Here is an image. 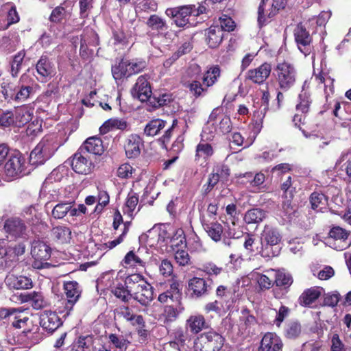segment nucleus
<instances>
[{
    "label": "nucleus",
    "instance_id": "f257e3e1",
    "mask_svg": "<svg viewBox=\"0 0 351 351\" xmlns=\"http://www.w3.org/2000/svg\"><path fill=\"white\" fill-rule=\"evenodd\" d=\"M125 285L132 292V298L138 302L142 306L148 307L154 300V288L139 274H130L126 277Z\"/></svg>",
    "mask_w": 351,
    "mask_h": 351
},
{
    "label": "nucleus",
    "instance_id": "f03ea898",
    "mask_svg": "<svg viewBox=\"0 0 351 351\" xmlns=\"http://www.w3.org/2000/svg\"><path fill=\"white\" fill-rule=\"evenodd\" d=\"M273 77L278 89L287 92L295 84L297 71L293 64L287 62H278L274 68Z\"/></svg>",
    "mask_w": 351,
    "mask_h": 351
},
{
    "label": "nucleus",
    "instance_id": "7ed1b4c3",
    "mask_svg": "<svg viewBox=\"0 0 351 351\" xmlns=\"http://www.w3.org/2000/svg\"><path fill=\"white\" fill-rule=\"evenodd\" d=\"M225 338L219 332L211 330L200 334L195 341L197 351H219L223 347Z\"/></svg>",
    "mask_w": 351,
    "mask_h": 351
},
{
    "label": "nucleus",
    "instance_id": "20e7f679",
    "mask_svg": "<svg viewBox=\"0 0 351 351\" xmlns=\"http://www.w3.org/2000/svg\"><path fill=\"white\" fill-rule=\"evenodd\" d=\"M25 158L21 152L12 153L4 167L6 176L9 178H14L25 175Z\"/></svg>",
    "mask_w": 351,
    "mask_h": 351
},
{
    "label": "nucleus",
    "instance_id": "39448f33",
    "mask_svg": "<svg viewBox=\"0 0 351 351\" xmlns=\"http://www.w3.org/2000/svg\"><path fill=\"white\" fill-rule=\"evenodd\" d=\"M169 289L159 294L158 301L160 303H167L169 300L176 302L181 306L182 299V284L177 278H171L168 280Z\"/></svg>",
    "mask_w": 351,
    "mask_h": 351
},
{
    "label": "nucleus",
    "instance_id": "423d86ee",
    "mask_svg": "<svg viewBox=\"0 0 351 351\" xmlns=\"http://www.w3.org/2000/svg\"><path fill=\"white\" fill-rule=\"evenodd\" d=\"M70 165L76 173L82 175L90 174L95 168L94 163L87 154L79 149L72 156Z\"/></svg>",
    "mask_w": 351,
    "mask_h": 351
},
{
    "label": "nucleus",
    "instance_id": "0eeeda50",
    "mask_svg": "<svg viewBox=\"0 0 351 351\" xmlns=\"http://www.w3.org/2000/svg\"><path fill=\"white\" fill-rule=\"evenodd\" d=\"M147 75H140L131 88L130 93L133 98L138 99L141 102L149 101L152 91Z\"/></svg>",
    "mask_w": 351,
    "mask_h": 351
},
{
    "label": "nucleus",
    "instance_id": "6e6552de",
    "mask_svg": "<svg viewBox=\"0 0 351 351\" xmlns=\"http://www.w3.org/2000/svg\"><path fill=\"white\" fill-rule=\"evenodd\" d=\"M295 41L299 50L305 56L311 53L313 38L309 32L301 23L298 24L293 32Z\"/></svg>",
    "mask_w": 351,
    "mask_h": 351
},
{
    "label": "nucleus",
    "instance_id": "1a4fd4ad",
    "mask_svg": "<svg viewBox=\"0 0 351 351\" xmlns=\"http://www.w3.org/2000/svg\"><path fill=\"white\" fill-rule=\"evenodd\" d=\"M191 5L167 8L165 14L169 17L173 19L177 27H183L189 23V17L193 15Z\"/></svg>",
    "mask_w": 351,
    "mask_h": 351
},
{
    "label": "nucleus",
    "instance_id": "9d476101",
    "mask_svg": "<svg viewBox=\"0 0 351 351\" xmlns=\"http://www.w3.org/2000/svg\"><path fill=\"white\" fill-rule=\"evenodd\" d=\"M143 147L144 141L143 138L137 134H131L124 140L123 148L125 156L129 159H134L138 157Z\"/></svg>",
    "mask_w": 351,
    "mask_h": 351
},
{
    "label": "nucleus",
    "instance_id": "9b49d317",
    "mask_svg": "<svg viewBox=\"0 0 351 351\" xmlns=\"http://www.w3.org/2000/svg\"><path fill=\"white\" fill-rule=\"evenodd\" d=\"M272 71L271 64L264 62L256 68L248 70L245 75V80L254 84L261 85L271 75Z\"/></svg>",
    "mask_w": 351,
    "mask_h": 351
},
{
    "label": "nucleus",
    "instance_id": "f8f14e48",
    "mask_svg": "<svg viewBox=\"0 0 351 351\" xmlns=\"http://www.w3.org/2000/svg\"><path fill=\"white\" fill-rule=\"evenodd\" d=\"M212 287L207 281L199 277H193L188 281L187 289L192 298H200L209 294Z\"/></svg>",
    "mask_w": 351,
    "mask_h": 351
},
{
    "label": "nucleus",
    "instance_id": "ddd939ff",
    "mask_svg": "<svg viewBox=\"0 0 351 351\" xmlns=\"http://www.w3.org/2000/svg\"><path fill=\"white\" fill-rule=\"evenodd\" d=\"M284 344L276 332H267L261 339L257 351H282Z\"/></svg>",
    "mask_w": 351,
    "mask_h": 351
},
{
    "label": "nucleus",
    "instance_id": "4468645a",
    "mask_svg": "<svg viewBox=\"0 0 351 351\" xmlns=\"http://www.w3.org/2000/svg\"><path fill=\"white\" fill-rule=\"evenodd\" d=\"M201 222L203 228L213 241L219 242L222 239L223 227L216 220V217L211 221L208 217L203 216L201 217Z\"/></svg>",
    "mask_w": 351,
    "mask_h": 351
},
{
    "label": "nucleus",
    "instance_id": "2eb2a0df",
    "mask_svg": "<svg viewBox=\"0 0 351 351\" xmlns=\"http://www.w3.org/2000/svg\"><path fill=\"white\" fill-rule=\"evenodd\" d=\"M64 291L67 299L65 308L68 311H71L73 306L77 302L81 295L80 285L76 281L65 282L64 283Z\"/></svg>",
    "mask_w": 351,
    "mask_h": 351
},
{
    "label": "nucleus",
    "instance_id": "dca6fc26",
    "mask_svg": "<svg viewBox=\"0 0 351 351\" xmlns=\"http://www.w3.org/2000/svg\"><path fill=\"white\" fill-rule=\"evenodd\" d=\"M3 228L5 231L14 238L23 237L25 234L26 226L18 217H12L5 221Z\"/></svg>",
    "mask_w": 351,
    "mask_h": 351
},
{
    "label": "nucleus",
    "instance_id": "f3484780",
    "mask_svg": "<svg viewBox=\"0 0 351 351\" xmlns=\"http://www.w3.org/2000/svg\"><path fill=\"white\" fill-rule=\"evenodd\" d=\"M186 327L193 335H197L201 331L210 328V325L203 315L195 314L186 319Z\"/></svg>",
    "mask_w": 351,
    "mask_h": 351
},
{
    "label": "nucleus",
    "instance_id": "a211bd4d",
    "mask_svg": "<svg viewBox=\"0 0 351 351\" xmlns=\"http://www.w3.org/2000/svg\"><path fill=\"white\" fill-rule=\"evenodd\" d=\"M129 66V60L124 58H122L118 62L112 66V75L117 84L122 82L124 79L131 77Z\"/></svg>",
    "mask_w": 351,
    "mask_h": 351
},
{
    "label": "nucleus",
    "instance_id": "6ab92c4d",
    "mask_svg": "<svg viewBox=\"0 0 351 351\" xmlns=\"http://www.w3.org/2000/svg\"><path fill=\"white\" fill-rule=\"evenodd\" d=\"M142 253L143 251L141 250L140 248L136 251H129L123 258L121 265L125 268H134L137 267H145L146 265V261L145 258L143 256Z\"/></svg>",
    "mask_w": 351,
    "mask_h": 351
},
{
    "label": "nucleus",
    "instance_id": "aec40b11",
    "mask_svg": "<svg viewBox=\"0 0 351 351\" xmlns=\"http://www.w3.org/2000/svg\"><path fill=\"white\" fill-rule=\"evenodd\" d=\"M78 149L86 154H93L101 156L104 152L105 147L100 138L92 136L88 138Z\"/></svg>",
    "mask_w": 351,
    "mask_h": 351
},
{
    "label": "nucleus",
    "instance_id": "412c9836",
    "mask_svg": "<svg viewBox=\"0 0 351 351\" xmlns=\"http://www.w3.org/2000/svg\"><path fill=\"white\" fill-rule=\"evenodd\" d=\"M215 151L211 144L201 141L196 146L195 161L202 165L207 163L209 159L214 155Z\"/></svg>",
    "mask_w": 351,
    "mask_h": 351
},
{
    "label": "nucleus",
    "instance_id": "4be33fe9",
    "mask_svg": "<svg viewBox=\"0 0 351 351\" xmlns=\"http://www.w3.org/2000/svg\"><path fill=\"white\" fill-rule=\"evenodd\" d=\"M5 285L13 289H28L32 287V281L24 276L9 274L5 278Z\"/></svg>",
    "mask_w": 351,
    "mask_h": 351
},
{
    "label": "nucleus",
    "instance_id": "5701e85b",
    "mask_svg": "<svg viewBox=\"0 0 351 351\" xmlns=\"http://www.w3.org/2000/svg\"><path fill=\"white\" fill-rule=\"evenodd\" d=\"M206 42L210 48H217L221 43L224 34L219 25H212L205 30Z\"/></svg>",
    "mask_w": 351,
    "mask_h": 351
},
{
    "label": "nucleus",
    "instance_id": "b1692460",
    "mask_svg": "<svg viewBox=\"0 0 351 351\" xmlns=\"http://www.w3.org/2000/svg\"><path fill=\"white\" fill-rule=\"evenodd\" d=\"M114 314L130 322L133 326H143L144 318L141 315L134 314L128 306H120L114 310Z\"/></svg>",
    "mask_w": 351,
    "mask_h": 351
},
{
    "label": "nucleus",
    "instance_id": "393cba45",
    "mask_svg": "<svg viewBox=\"0 0 351 351\" xmlns=\"http://www.w3.org/2000/svg\"><path fill=\"white\" fill-rule=\"evenodd\" d=\"M147 27L157 33V35H165L168 29L166 21L158 14H152L145 22Z\"/></svg>",
    "mask_w": 351,
    "mask_h": 351
},
{
    "label": "nucleus",
    "instance_id": "a878e982",
    "mask_svg": "<svg viewBox=\"0 0 351 351\" xmlns=\"http://www.w3.org/2000/svg\"><path fill=\"white\" fill-rule=\"evenodd\" d=\"M322 290V289L319 287L305 289L298 298L299 304L302 306H309L321 296Z\"/></svg>",
    "mask_w": 351,
    "mask_h": 351
},
{
    "label": "nucleus",
    "instance_id": "bb28decb",
    "mask_svg": "<svg viewBox=\"0 0 351 351\" xmlns=\"http://www.w3.org/2000/svg\"><path fill=\"white\" fill-rule=\"evenodd\" d=\"M308 199L311 208L316 212H323L327 208L328 197L322 192H313Z\"/></svg>",
    "mask_w": 351,
    "mask_h": 351
},
{
    "label": "nucleus",
    "instance_id": "cd10ccee",
    "mask_svg": "<svg viewBox=\"0 0 351 351\" xmlns=\"http://www.w3.org/2000/svg\"><path fill=\"white\" fill-rule=\"evenodd\" d=\"M302 334V325L299 321L291 320L287 322L283 328L282 335L286 339L295 340Z\"/></svg>",
    "mask_w": 351,
    "mask_h": 351
},
{
    "label": "nucleus",
    "instance_id": "c85d7f7f",
    "mask_svg": "<svg viewBox=\"0 0 351 351\" xmlns=\"http://www.w3.org/2000/svg\"><path fill=\"white\" fill-rule=\"evenodd\" d=\"M167 121L157 118L149 121L145 125L143 134L146 136L154 137L158 135L166 126Z\"/></svg>",
    "mask_w": 351,
    "mask_h": 351
},
{
    "label": "nucleus",
    "instance_id": "c756f323",
    "mask_svg": "<svg viewBox=\"0 0 351 351\" xmlns=\"http://www.w3.org/2000/svg\"><path fill=\"white\" fill-rule=\"evenodd\" d=\"M221 76V69L219 65H213L204 72L202 82L208 89L213 86Z\"/></svg>",
    "mask_w": 351,
    "mask_h": 351
},
{
    "label": "nucleus",
    "instance_id": "7c9ffc66",
    "mask_svg": "<svg viewBox=\"0 0 351 351\" xmlns=\"http://www.w3.org/2000/svg\"><path fill=\"white\" fill-rule=\"evenodd\" d=\"M282 237L276 228L265 226L262 233L261 242L269 243L271 245H279Z\"/></svg>",
    "mask_w": 351,
    "mask_h": 351
},
{
    "label": "nucleus",
    "instance_id": "2f4dec72",
    "mask_svg": "<svg viewBox=\"0 0 351 351\" xmlns=\"http://www.w3.org/2000/svg\"><path fill=\"white\" fill-rule=\"evenodd\" d=\"M266 217V213L264 210L258 208H254L247 210L243 217V221L247 224H258L263 221Z\"/></svg>",
    "mask_w": 351,
    "mask_h": 351
},
{
    "label": "nucleus",
    "instance_id": "473e14b6",
    "mask_svg": "<svg viewBox=\"0 0 351 351\" xmlns=\"http://www.w3.org/2000/svg\"><path fill=\"white\" fill-rule=\"evenodd\" d=\"M265 114L266 112L261 110H256L253 113L252 121L248 127L251 130V134H252L254 138L257 136L263 128Z\"/></svg>",
    "mask_w": 351,
    "mask_h": 351
},
{
    "label": "nucleus",
    "instance_id": "72a5a7b5",
    "mask_svg": "<svg viewBox=\"0 0 351 351\" xmlns=\"http://www.w3.org/2000/svg\"><path fill=\"white\" fill-rule=\"evenodd\" d=\"M184 86L189 90L190 93L195 98L204 97L208 92V89L206 88L203 82H200L198 80L186 82L184 84Z\"/></svg>",
    "mask_w": 351,
    "mask_h": 351
},
{
    "label": "nucleus",
    "instance_id": "f704fd0d",
    "mask_svg": "<svg viewBox=\"0 0 351 351\" xmlns=\"http://www.w3.org/2000/svg\"><path fill=\"white\" fill-rule=\"evenodd\" d=\"M18 86L10 79L3 78L1 84V93L4 99L10 101L14 100Z\"/></svg>",
    "mask_w": 351,
    "mask_h": 351
},
{
    "label": "nucleus",
    "instance_id": "c9c22d12",
    "mask_svg": "<svg viewBox=\"0 0 351 351\" xmlns=\"http://www.w3.org/2000/svg\"><path fill=\"white\" fill-rule=\"evenodd\" d=\"M293 282V278L291 274L278 270L275 274L274 280V285L277 287H283L284 289L290 290Z\"/></svg>",
    "mask_w": 351,
    "mask_h": 351
},
{
    "label": "nucleus",
    "instance_id": "e433bc0d",
    "mask_svg": "<svg viewBox=\"0 0 351 351\" xmlns=\"http://www.w3.org/2000/svg\"><path fill=\"white\" fill-rule=\"evenodd\" d=\"M169 244L173 252L186 248V239L184 231L182 229L176 230L173 235L170 238Z\"/></svg>",
    "mask_w": 351,
    "mask_h": 351
},
{
    "label": "nucleus",
    "instance_id": "4c0bfd02",
    "mask_svg": "<svg viewBox=\"0 0 351 351\" xmlns=\"http://www.w3.org/2000/svg\"><path fill=\"white\" fill-rule=\"evenodd\" d=\"M312 99L309 93L304 90L298 95V103L296 104V112L308 114L310 111Z\"/></svg>",
    "mask_w": 351,
    "mask_h": 351
},
{
    "label": "nucleus",
    "instance_id": "58836bf2",
    "mask_svg": "<svg viewBox=\"0 0 351 351\" xmlns=\"http://www.w3.org/2000/svg\"><path fill=\"white\" fill-rule=\"evenodd\" d=\"M16 311L17 312H15L12 319V324L16 328H24L29 320L27 309L19 307L16 308Z\"/></svg>",
    "mask_w": 351,
    "mask_h": 351
},
{
    "label": "nucleus",
    "instance_id": "ea45409f",
    "mask_svg": "<svg viewBox=\"0 0 351 351\" xmlns=\"http://www.w3.org/2000/svg\"><path fill=\"white\" fill-rule=\"evenodd\" d=\"M44 142L41 140L29 155V164L33 166L43 165L44 162Z\"/></svg>",
    "mask_w": 351,
    "mask_h": 351
},
{
    "label": "nucleus",
    "instance_id": "a19ab883",
    "mask_svg": "<svg viewBox=\"0 0 351 351\" xmlns=\"http://www.w3.org/2000/svg\"><path fill=\"white\" fill-rule=\"evenodd\" d=\"M51 237L63 243L69 241L71 235V231L69 228L65 226H59L53 228L51 230Z\"/></svg>",
    "mask_w": 351,
    "mask_h": 351
},
{
    "label": "nucleus",
    "instance_id": "79ce46f5",
    "mask_svg": "<svg viewBox=\"0 0 351 351\" xmlns=\"http://www.w3.org/2000/svg\"><path fill=\"white\" fill-rule=\"evenodd\" d=\"M12 256L10 253V247L8 246V241L5 239H0V269L10 268L12 264L10 263L8 256Z\"/></svg>",
    "mask_w": 351,
    "mask_h": 351
},
{
    "label": "nucleus",
    "instance_id": "37998d69",
    "mask_svg": "<svg viewBox=\"0 0 351 351\" xmlns=\"http://www.w3.org/2000/svg\"><path fill=\"white\" fill-rule=\"evenodd\" d=\"M45 314L47 315L48 322V325L45 326V330L49 334L52 335L58 330L60 326L62 325V321L54 312H47L45 311Z\"/></svg>",
    "mask_w": 351,
    "mask_h": 351
},
{
    "label": "nucleus",
    "instance_id": "c03bdc74",
    "mask_svg": "<svg viewBox=\"0 0 351 351\" xmlns=\"http://www.w3.org/2000/svg\"><path fill=\"white\" fill-rule=\"evenodd\" d=\"M349 235L350 232L338 226L332 227L328 232L330 238L344 242L345 249L348 247L350 245V243L347 242Z\"/></svg>",
    "mask_w": 351,
    "mask_h": 351
},
{
    "label": "nucleus",
    "instance_id": "a18cd8bd",
    "mask_svg": "<svg viewBox=\"0 0 351 351\" xmlns=\"http://www.w3.org/2000/svg\"><path fill=\"white\" fill-rule=\"evenodd\" d=\"M14 118L15 125L21 127L31 120V114L27 107L21 106L14 110Z\"/></svg>",
    "mask_w": 351,
    "mask_h": 351
},
{
    "label": "nucleus",
    "instance_id": "49530a36",
    "mask_svg": "<svg viewBox=\"0 0 351 351\" xmlns=\"http://www.w3.org/2000/svg\"><path fill=\"white\" fill-rule=\"evenodd\" d=\"M22 302H32L34 309H41L44 306V299L42 292L34 291L32 293L21 295Z\"/></svg>",
    "mask_w": 351,
    "mask_h": 351
},
{
    "label": "nucleus",
    "instance_id": "de8ad7c7",
    "mask_svg": "<svg viewBox=\"0 0 351 351\" xmlns=\"http://www.w3.org/2000/svg\"><path fill=\"white\" fill-rule=\"evenodd\" d=\"M109 342L112 345V348L119 351H125L130 342L123 335H119L111 333L108 336Z\"/></svg>",
    "mask_w": 351,
    "mask_h": 351
},
{
    "label": "nucleus",
    "instance_id": "09e8293b",
    "mask_svg": "<svg viewBox=\"0 0 351 351\" xmlns=\"http://www.w3.org/2000/svg\"><path fill=\"white\" fill-rule=\"evenodd\" d=\"M112 293L117 298L125 303L128 302L132 298V292L130 291V288L122 283H118L112 289Z\"/></svg>",
    "mask_w": 351,
    "mask_h": 351
},
{
    "label": "nucleus",
    "instance_id": "8fccbe9b",
    "mask_svg": "<svg viewBox=\"0 0 351 351\" xmlns=\"http://www.w3.org/2000/svg\"><path fill=\"white\" fill-rule=\"evenodd\" d=\"M67 4H71V2L69 1H64L60 5L55 8L49 16L50 21L55 23H60L62 22L63 19H64L66 16V11L65 7L67 6Z\"/></svg>",
    "mask_w": 351,
    "mask_h": 351
},
{
    "label": "nucleus",
    "instance_id": "3c124183",
    "mask_svg": "<svg viewBox=\"0 0 351 351\" xmlns=\"http://www.w3.org/2000/svg\"><path fill=\"white\" fill-rule=\"evenodd\" d=\"M138 202L139 199L138 194L133 191L129 192L123 208L124 213L132 216L138 204Z\"/></svg>",
    "mask_w": 351,
    "mask_h": 351
},
{
    "label": "nucleus",
    "instance_id": "603ef678",
    "mask_svg": "<svg viewBox=\"0 0 351 351\" xmlns=\"http://www.w3.org/2000/svg\"><path fill=\"white\" fill-rule=\"evenodd\" d=\"M25 56V52L23 50L13 56L10 62V73L13 77H16L21 71Z\"/></svg>",
    "mask_w": 351,
    "mask_h": 351
},
{
    "label": "nucleus",
    "instance_id": "864d4df0",
    "mask_svg": "<svg viewBox=\"0 0 351 351\" xmlns=\"http://www.w3.org/2000/svg\"><path fill=\"white\" fill-rule=\"evenodd\" d=\"M261 247L258 254L264 258H272L277 256L280 254V248L279 245H271L269 243L261 242Z\"/></svg>",
    "mask_w": 351,
    "mask_h": 351
},
{
    "label": "nucleus",
    "instance_id": "5fc2aeb1",
    "mask_svg": "<svg viewBox=\"0 0 351 351\" xmlns=\"http://www.w3.org/2000/svg\"><path fill=\"white\" fill-rule=\"evenodd\" d=\"M40 247L41 243H34L32 245L31 251V254L35 259L33 263V267L37 269H42L44 267V258L42 255L43 252Z\"/></svg>",
    "mask_w": 351,
    "mask_h": 351
},
{
    "label": "nucleus",
    "instance_id": "6e6d98bb",
    "mask_svg": "<svg viewBox=\"0 0 351 351\" xmlns=\"http://www.w3.org/2000/svg\"><path fill=\"white\" fill-rule=\"evenodd\" d=\"M173 101L172 95L171 94L165 93L160 95L158 97L155 95L151 97L149 103L154 108H158L165 106H168Z\"/></svg>",
    "mask_w": 351,
    "mask_h": 351
},
{
    "label": "nucleus",
    "instance_id": "4d7b16f0",
    "mask_svg": "<svg viewBox=\"0 0 351 351\" xmlns=\"http://www.w3.org/2000/svg\"><path fill=\"white\" fill-rule=\"evenodd\" d=\"M244 239L243 246L245 249L252 254H258L260 249L259 243L261 242L256 239L254 235L247 233Z\"/></svg>",
    "mask_w": 351,
    "mask_h": 351
},
{
    "label": "nucleus",
    "instance_id": "13d9d810",
    "mask_svg": "<svg viewBox=\"0 0 351 351\" xmlns=\"http://www.w3.org/2000/svg\"><path fill=\"white\" fill-rule=\"evenodd\" d=\"M160 274L165 278H177L173 273V266L171 261L165 258L161 261L159 265Z\"/></svg>",
    "mask_w": 351,
    "mask_h": 351
},
{
    "label": "nucleus",
    "instance_id": "bf43d9fd",
    "mask_svg": "<svg viewBox=\"0 0 351 351\" xmlns=\"http://www.w3.org/2000/svg\"><path fill=\"white\" fill-rule=\"evenodd\" d=\"M184 310V307L181 304H178V307H174L172 305L167 306L165 308V319L168 322H173L175 321L178 315L181 313Z\"/></svg>",
    "mask_w": 351,
    "mask_h": 351
},
{
    "label": "nucleus",
    "instance_id": "052dcab7",
    "mask_svg": "<svg viewBox=\"0 0 351 351\" xmlns=\"http://www.w3.org/2000/svg\"><path fill=\"white\" fill-rule=\"evenodd\" d=\"M129 71L130 76L136 75L142 71L147 67V62L142 59H132L129 60Z\"/></svg>",
    "mask_w": 351,
    "mask_h": 351
},
{
    "label": "nucleus",
    "instance_id": "680f3d73",
    "mask_svg": "<svg viewBox=\"0 0 351 351\" xmlns=\"http://www.w3.org/2000/svg\"><path fill=\"white\" fill-rule=\"evenodd\" d=\"M33 93V88L29 86H18L14 101H25Z\"/></svg>",
    "mask_w": 351,
    "mask_h": 351
},
{
    "label": "nucleus",
    "instance_id": "e2e57ef3",
    "mask_svg": "<svg viewBox=\"0 0 351 351\" xmlns=\"http://www.w3.org/2000/svg\"><path fill=\"white\" fill-rule=\"evenodd\" d=\"M199 270L205 273L208 276H217L223 271V269L222 267L218 266L213 262H207L202 265V268H200Z\"/></svg>",
    "mask_w": 351,
    "mask_h": 351
},
{
    "label": "nucleus",
    "instance_id": "0e129e2a",
    "mask_svg": "<svg viewBox=\"0 0 351 351\" xmlns=\"http://www.w3.org/2000/svg\"><path fill=\"white\" fill-rule=\"evenodd\" d=\"M176 263L180 266H187L191 264V257L186 249H180L174 252Z\"/></svg>",
    "mask_w": 351,
    "mask_h": 351
},
{
    "label": "nucleus",
    "instance_id": "69168bd1",
    "mask_svg": "<svg viewBox=\"0 0 351 351\" xmlns=\"http://www.w3.org/2000/svg\"><path fill=\"white\" fill-rule=\"evenodd\" d=\"M112 38L114 45L125 47L128 43L127 36L121 29H113Z\"/></svg>",
    "mask_w": 351,
    "mask_h": 351
},
{
    "label": "nucleus",
    "instance_id": "338daca9",
    "mask_svg": "<svg viewBox=\"0 0 351 351\" xmlns=\"http://www.w3.org/2000/svg\"><path fill=\"white\" fill-rule=\"evenodd\" d=\"M213 171L219 176L222 182L227 181L230 175V169L228 166L222 163L215 165Z\"/></svg>",
    "mask_w": 351,
    "mask_h": 351
},
{
    "label": "nucleus",
    "instance_id": "774afa93",
    "mask_svg": "<svg viewBox=\"0 0 351 351\" xmlns=\"http://www.w3.org/2000/svg\"><path fill=\"white\" fill-rule=\"evenodd\" d=\"M135 169L129 163L121 165L117 171V176L121 179H128L132 177Z\"/></svg>",
    "mask_w": 351,
    "mask_h": 351
}]
</instances>
